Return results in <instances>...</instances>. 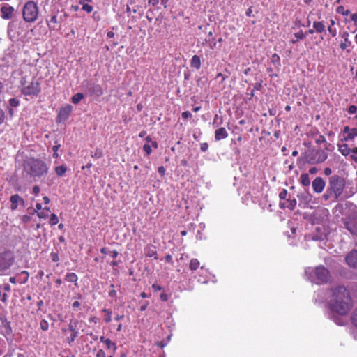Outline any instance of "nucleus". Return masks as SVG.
I'll use <instances>...</instances> for the list:
<instances>
[{"mask_svg": "<svg viewBox=\"0 0 357 357\" xmlns=\"http://www.w3.org/2000/svg\"><path fill=\"white\" fill-rule=\"evenodd\" d=\"M329 305L331 311L336 314L332 319L337 325H344L347 319L345 316L352 307V300L349 291L344 287H337L332 290Z\"/></svg>", "mask_w": 357, "mask_h": 357, "instance_id": "1", "label": "nucleus"}, {"mask_svg": "<svg viewBox=\"0 0 357 357\" xmlns=\"http://www.w3.org/2000/svg\"><path fill=\"white\" fill-rule=\"evenodd\" d=\"M307 278L314 283H324L328 281L330 275L329 272L324 266L316 268L308 267L305 271Z\"/></svg>", "mask_w": 357, "mask_h": 357, "instance_id": "2", "label": "nucleus"}, {"mask_svg": "<svg viewBox=\"0 0 357 357\" xmlns=\"http://www.w3.org/2000/svg\"><path fill=\"white\" fill-rule=\"evenodd\" d=\"M25 170L31 176L40 177L44 176L48 170L46 164L38 159H30L24 166Z\"/></svg>", "mask_w": 357, "mask_h": 357, "instance_id": "3", "label": "nucleus"}, {"mask_svg": "<svg viewBox=\"0 0 357 357\" xmlns=\"http://www.w3.org/2000/svg\"><path fill=\"white\" fill-rule=\"evenodd\" d=\"M38 6L33 1H27L22 8V17L26 22H34L38 17Z\"/></svg>", "mask_w": 357, "mask_h": 357, "instance_id": "4", "label": "nucleus"}, {"mask_svg": "<svg viewBox=\"0 0 357 357\" xmlns=\"http://www.w3.org/2000/svg\"><path fill=\"white\" fill-rule=\"evenodd\" d=\"M327 153L321 149L312 150L307 155L306 160L310 163H321L327 158Z\"/></svg>", "mask_w": 357, "mask_h": 357, "instance_id": "5", "label": "nucleus"}, {"mask_svg": "<svg viewBox=\"0 0 357 357\" xmlns=\"http://www.w3.org/2000/svg\"><path fill=\"white\" fill-rule=\"evenodd\" d=\"M22 91L26 96H37L40 91V84L36 80H32L22 88Z\"/></svg>", "mask_w": 357, "mask_h": 357, "instance_id": "6", "label": "nucleus"}, {"mask_svg": "<svg viewBox=\"0 0 357 357\" xmlns=\"http://www.w3.org/2000/svg\"><path fill=\"white\" fill-rule=\"evenodd\" d=\"M347 229L353 235L357 236V213L347 218L344 220Z\"/></svg>", "mask_w": 357, "mask_h": 357, "instance_id": "7", "label": "nucleus"}, {"mask_svg": "<svg viewBox=\"0 0 357 357\" xmlns=\"http://www.w3.org/2000/svg\"><path fill=\"white\" fill-rule=\"evenodd\" d=\"M86 90L90 96L99 97L103 93L101 86L94 83H87L86 85Z\"/></svg>", "mask_w": 357, "mask_h": 357, "instance_id": "8", "label": "nucleus"}, {"mask_svg": "<svg viewBox=\"0 0 357 357\" xmlns=\"http://www.w3.org/2000/svg\"><path fill=\"white\" fill-rule=\"evenodd\" d=\"M12 264L11 257L8 253L0 254V271L8 268Z\"/></svg>", "mask_w": 357, "mask_h": 357, "instance_id": "9", "label": "nucleus"}, {"mask_svg": "<svg viewBox=\"0 0 357 357\" xmlns=\"http://www.w3.org/2000/svg\"><path fill=\"white\" fill-rule=\"evenodd\" d=\"M15 9L8 4H4L1 8V16L4 20L11 19L13 16Z\"/></svg>", "mask_w": 357, "mask_h": 357, "instance_id": "10", "label": "nucleus"}, {"mask_svg": "<svg viewBox=\"0 0 357 357\" xmlns=\"http://www.w3.org/2000/svg\"><path fill=\"white\" fill-rule=\"evenodd\" d=\"M10 201L11 203L10 208L13 211L16 210L19 206H24V199L22 197H20L18 195H12L10 197Z\"/></svg>", "mask_w": 357, "mask_h": 357, "instance_id": "11", "label": "nucleus"}, {"mask_svg": "<svg viewBox=\"0 0 357 357\" xmlns=\"http://www.w3.org/2000/svg\"><path fill=\"white\" fill-rule=\"evenodd\" d=\"M347 264L352 268H357V250L351 251L346 257Z\"/></svg>", "mask_w": 357, "mask_h": 357, "instance_id": "12", "label": "nucleus"}, {"mask_svg": "<svg viewBox=\"0 0 357 357\" xmlns=\"http://www.w3.org/2000/svg\"><path fill=\"white\" fill-rule=\"evenodd\" d=\"M228 136L227 131L225 128H220L215 131V139L217 141L227 138Z\"/></svg>", "mask_w": 357, "mask_h": 357, "instance_id": "13", "label": "nucleus"}, {"mask_svg": "<svg viewBox=\"0 0 357 357\" xmlns=\"http://www.w3.org/2000/svg\"><path fill=\"white\" fill-rule=\"evenodd\" d=\"M325 183L324 180H313L312 187L316 192H321L324 190Z\"/></svg>", "mask_w": 357, "mask_h": 357, "instance_id": "14", "label": "nucleus"}, {"mask_svg": "<svg viewBox=\"0 0 357 357\" xmlns=\"http://www.w3.org/2000/svg\"><path fill=\"white\" fill-rule=\"evenodd\" d=\"M72 111V107L70 105H67L65 107L61 109L59 116L61 119H66L69 116L70 113Z\"/></svg>", "mask_w": 357, "mask_h": 357, "instance_id": "15", "label": "nucleus"}, {"mask_svg": "<svg viewBox=\"0 0 357 357\" xmlns=\"http://www.w3.org/2000/svg\"><path fill=\"white\" fill-rule=\"evenodd\" d=\"M190 65L192 67L199 70L201 67V61L198 55H194L190 61Z\"/></svg>", "mask_w": 357, "mask_h": 357, "instance_id": "16", "label": "nucleus"}, {"mask_svg": "<svg viewBox=\"0 0 357 357\" xmlns=\"http://www.w3.org/2000/svg\"><path fill=\"white\" fill-rule=\"evenodd\" d=\"M313 28L315 29V31L317 33H322L325 31V25L323 22H313Z\"/></svg>", "mask_w": 357, "mask_h": 357, "instance_id": "17", "label": "nucleus"}, {"mask_svg": "<svg viewBox=\"0 0 357 357\" xmlns=\"http://www.w3.org/2000/svg\"><path fill=\"white\" fill-rule=\"evenodd\" d=\"M145 255L147 257H154L155 259H157V256H156L157 253L155 251V248L153 246H149V247L146 248Z\"/></svg>", "mask_w": 357, "mask_h": 357, "instance_id": "18", "label": "nucleus"}, {"mask_svg": "<svg viewBox=\"0 0 357 357\" xmlns=\"http://www.w3.org/2000/svg\"><path fill=\"white\" fill-rule=\"evenodd\" d=\"M101 252L104 255H107L112 258H116L118 255V252L116 250H110L107 248H103L101 249Z\"/></svg>", "mask_w": 357, "mask_h": 357, "instance_id": "19", "label": "nucleus"}, {"mask_svg": "<svg viewBox=\"0 0 357 357\" xmlns=\"http://www.w3.org/2000/svg\"><path fill=\"white\" fill-rule=\"evenodd\" d=\"M339 151L343 155H348L351 151L347 144H342L339 146Z\"/></svg>", "mask_w": 357, "mask_h": 357, "instance_id": "20", "label": "nucleus"}, {"mask_svg": "<svg viewBox=\"0 0 357 357\" xmlns=\"http://www.w3.org/2000/svg\"><path fill=\"white\" fill-rule=\"evenodd\" d=\"M67 168L64 165L57 166L55 167V172L58 176H63Z\"/></svg>", "mask_w": 357, "mask_h": 357, "instance_id": "21", "label": "nucleus"}, {"mask_svg": "<svg viewBox=\"0 0 357 357\" xmlns=\"http://www.w3.org/2000/svg\"><path fill=\"white\" fill-rule=\"evenodd\" d=\"M330 23L331 24L328 26V31L333 37H335L337 34V31L336 29L333 28V26L335 22L333 20H331Z\"/></svg>", "mask_w": 357, "mask_h": 357, "instance_id": "22", "label": "nucleus"}, {"mask_svg": "<svg viewBox=\"0 0 357 357\" xmlns=\"http://www.w3.org/2000/svg\"><path fill=\"white\" fill-rule=\"evenodd\" d=\"M357 136V128H351L347 136L344 138L346 141L353 139Z\"/></svg>", "mask_w": 357, "mask_h": 357, "instance_id": "23", "label": "nucleus"}, {"mask_svg": "<svg viewBox=\"0 0 357 357\" xmlns=\"http://www.w3.org/2000/svg\"><path fill=\"white\" fill-rule=\"evenodd\" d=\"M84 98V95L81 93H77L72 97V102L74 104L79 103Z\"/></svg>", "mask_w": 357, "mask_h": 357, "instance_id": "24", "label": "nucleus"}, {"mask_svg": "<svg viewBox=\"0 0 357 357\" xmlns=\"http://www.w3.org/2000/svg\"><path fill=\"white\" fill-rule=\"evenodd\" d=\"M66 280L68 281V282H76L77 280V275L73 273H68L66 275Z\"/></svg>", "mask_w": 357, "mask_h": 357, "instance_id": "25", "label": "nucleus"}, {"mask_svg": "<svg viewBox=\"0 0 357 357\" xmlns=\"http://www.w3.org/2000/svg\"><path fill=\"white\" fill-rule=\"evenodd\" d=\"M199 266V261L197 259H192L190 262V268L191 270H196Z\"/></svg>", "mask_w": 357, "mask_h": 357, "instance_id": "26", "label": "nucleus"}, {"mask_svg": "<svg viewBox=\"0 0 357 357\" xmlns=\"http://www.w3.org/2000/svg\"><path fill=\"white\" fill-rule=\"evenodd\" d=\"M294 37L296 38V40H292V43H296L298 40L303 39L305 37V35L303 33L302 31H300L294 33Z\"/></svg>", "mask_w": 357, "mask_h": 357, "instance_id": "27", "label": "nucleus"}, {"mask_svg": "<svg viewBox=\"0 0 357 357\" xmlns=\"http://www.w3.org/2000/svg\"><path fill=\"white\" fill-rule=\"evenodd\" d=\"M49 222L51 225H56L59 222V218L57 215L54 213L51 214Z\"/></svg>", "mask_w": 357, "mask_h": 357, "instance_id": "28", "label": "nucleus"}, {"mask_svg": "<svg viewBox=\"0 0 357 357\" xmlns=\"http://www.w3.org/2000/svg\"><path fill=\"white\" fill-rule=\"evenodd\" d=\"M337 12L344 16L348 15L350 13L349 10H345L343 6H338L337 8Z\"/></svg>", "mask_w": 357, "mask_h": 357, "instance_id": "29", "label": "nucleus"}, {"mask_svg": "<svg viewBox=\"0 0 357 357\" xmlns=\"http://www.w3.org/2000/svg\"><path fill=\"white\" fill-rule=\"evenodd\" d=\"M205 42L209 43V46L211 50L217 47V43L214 41L213 38H206Z\"/></svg>", "mask_w": 357, "mask_h": 357, "instance_id": "30", "label": "nucleus"}, {"mask_svg": "<svg viewBox=\"0 0 357 357\" xmlns=\"http://www.w3.org/2000/svg\"><path fill=\"white\" fill-rule=\"evenodd\" d=\"M80 3L82 4V10L87 13H91L93 10V7L89 4L84 3L82 1H80Z\"/></svg>", "mask_w": 357, "mask_h": 357, "instance_id": "31", "label": "nucleus"}, {"mask_svg": "<svg viewBox=\"0 0 357 357\" xmlns=\"http://www.w3.org/2000/svg\"><path fill=\"white\" fill-rule=\"evenodd\" d=\"M0 321L3 327H5L8 331L10 330L9 324L4 316H0Z\"/></svg>", "mask_w": 357, "mask_h": 357, "instance_id": "32", "label": "nucleus"}, {"mask_svg": "<svg viewBox=\"0 0 357 357\" xmlns=\"http://www.w3.org/2000/svg\"><path fill=\"white\" fill-rule=\"evenodd\" d=\"M37 215L40 218L46 219L49 217V213L44 210H42L41 211L37 213Z\"/></svg>", "mask_w": 357, "mask_h": 357, "instance_id": "33", "label": "nucleus"}, {"mask_svg": "<svg viewBox=\"0 0 357 357\" xmlns=\"http://www.w3.org/2000/svg\"><path fill=\"white\" fill-rule=\"evenodd\" d=\"M9 104H10V107H17L19 105L20 101L17 99L15 98H10L9 100Z\"/></svg>", "mask_w": 357, "mask_h": 357, "instance_id": "34", "label": "nucleus"}, {"mask_svg": "<svg viewBox=\"0 0 357 357\" xmlns=\"http://www.w3.org/2000/svg\"><path fill=\"white\" fill-rule=\"evenodd\" d=\"M287 202H288V204L287 205V207L288 208H289L290 210H293L296 205V200L294 199L287 201Z\"/></svg>", "mask_w": 357, "mask_h": 357, "instance_id": "35", "label": "nucleus"}, {"mask_svg": "<svg viewBox=\"0 0 357 357\" xmlns=\"http://www.w3.org/2000/svg\"><path fill=\"white\" fill-rule=\"evenodd\" d=\"M105 345L107 346V349L113 348L114 350H116V347L114 343H113L109 339L107 340H105Z\"/></svg>", "mask_w": 357, "mask_h": 357, "instance_id": "36", "label": "nucleus"}, {"mask_svg": "<svg viewBox=\"0 0 357 357\" xmlns=\"http://www.w3.org/2000/svg\"><path fill=\"white\" fill-rule=\"evenodd\" d=\"M343 181L344 180H336V179H334V180H331V186H333L335 185V184H337L339 181H340V189H338V190H341V188L342 187L343 185Z\"/></svg>", "mask_w": 357, "mask_h": 357, "instance_id": "37", "label": "nucleus"}, {"mask_svg": "<svg viewBox=\"0 0 357 357\" xmlns=\"http://www.w3.org/2000/svg\"><path fill=\"white\" fill-rule=\"evenodd\" d=\"M351 320H352L353 324L356 326H357V308L354 310V312L353 313Z\"/></svg>", "mask_w": 357, "mask_h": 357, "instance_id": "38", "label": "nucleus"}, {"mask_svg": "<svg viewBox=\"0 0 357 357\" xmlns=\"http://www.w3.org/2000/svg\"><path fill=\"white\" fill-rule=\"evenodd\" d=\"M143 150L147 153V155H149L151 153V148L149 144H144L143 146Z\"/></svg>", "mask_w": 357, "mask_h": 357, "instance_id": "39", "label": "nucleus"}, {"mask_svg": "<svg viewBox=\"0 0 357 357\" xmlns=\"http://www.w3.org/2000/svg\"><path fill=\"white\" fill-rule=\"evenodd\" d=\"M342 37L344 38L342 43H347L349 45H351V42L348 41V37H349V33L348 32H344L342 35Z\"/></svg>", "mask_w": 357, "mask_h": 357, "instance_id": "40", "label": "nucleus"}, {"mask_svg": "<svg viewBox=\"0 0 357 357\" xmlns=\"http://www.w3.org/2000/svg\"><path fill=\"white\" fill-rule=\"evenodd\" d=\"M357 111V107L355 105H350L348 109V112L350 114H354Z\"/></svg>", "mask_w": 357, "mask_h": 357, "instance_id": "41", "label": "nucleus"}, {"mask_svg": "<svg viewBox=\"0 0 357 357\" xmlns=\"http://www.w3.org/2000/svg\"><path fill=\"white\" fill-rule=\"evenodd\" d=\"M191 116H192V114L189 111H185L182 113L183 119H187L188 118H190Z\"/></svg>", "mask_w": 357, "mask_h": 357, "instance_id": "42", "label": "nucleus"}, {"mask_svg": "<svg viewBox=\"0 0 357 357\" xmlns=\"http://www.w3.org/2000/svg\"><path fill=\"white\" fill-rule=\"evenodd\" d=\"M105 312L107 313V317H105V321L110 322L112 319V313L107 310H105Z\"/></svg>", "mask_w": 357, "mask_h": 357, "instance_id": "43", "label": "nucleus"}, {"mask_svg": "<svg viewBox=\"0 0 357 357\" xmlns=\"http://www.w3.org/2000/svg\"><path fill=\"white\" fill-rule=\"evenodd\" d=\"M96 357H106L105 353L103 350L100 349L98 351L96 355Z\"/></svg>", "mask_w": 357, "mask_h": 357, "instance_id": "44", "label": "nucleus"}, {"mask_svg": "<svg viewBox=\"0 0 357 357\" xmlns=\"http://www.w3.org/2000/svg\"><path fill=\"white\" fill-rule=\"evenodd\" d=\"M208 148V145L207 143H202L200 146V149L202 151L205 152Z\"/></svg>", "mask_w": 357, "mask_h": 357, "instance_id": "45", "label": "nucleus"}, {"mask_svg": "<svg viewBox=\"0 0 357 357\" xmlns=\"http://www.w3.org/2000/svg\"><path fill=\"white\" fill-rule=\"evenodd\" d=\"M5 119V113L4 112L0 109V124H1Z\"/></svg>", "mask_w": 357, "mask_h": 357, "instance_id": "46", "label": "nucleus"}, {"mask_svg": "<svg viewBox=\"0 0 357 357\" xmlns=\"http://www.w3.org/2000/svg\"><path fill=\"white\" fill-rule=\"evenodd\" d=\"M287 196V190H284L281 192H280L279 197L280 199H284Z\"/></svg>", "mask_w": 357, "mask_h": 357, "instance_id": "47", "label": "nucleus"}, {"mask_svg": "<svg viewBox=\"0 0 357 357\" xmlns=\"http://www.w3.org/2000/svg\"><path fill=\"white\" fill-rule=\"evenodd\" d=\"M50 22L54 23V24L58 23V20H57L56 15H54L52 16V17L50 20Z\"/></svg>", "mask_w": 357, "mask_h": 357, "instance_id": "48", "label": "nucleus"}, {"mask_svg": "<svg viewBox=\"0 0 357 357\" xmlns=\"http://www.w3.org/2000/svg\"><path fill=\"white\" fill-rule=\"evenodd\" d=\"M160 299L163 301H167L168 300V296L165 293H162L160 294Z\"/></svg>", "mask_w": 357, "mask_h": 357, "instance_id": "49", "label": "nucleus"}, {"mask_svg": "<svg viewBox=\"0 0 357 357\" xmlns=\"http://www.w3.org/2000/svg\"><path fill=\"white\" fill-rule=\"evenodd\" d=\"M158 172L160 174V176H163L165 172V169L164 167L161 166L158 168Z\"/></svg>", "mask_w": 357, "mask_h": 357, "instance_id": "50", "label": "nucleus"}, {"mask_svg": "<svg viewBox=\"0 0 357 357\" xmlns=\"http://www.w3.org/2000/svg\"><path fill=\"white\" fill-rule=\"evenodd\" d=\"M351 20L357 25V15L355 13L351 15Z\"/></svg>", "mask_w": 357, "mask_h": 357, "instance_id": "51", "label": "nucleus"}, {"mask_svg": "<svg viewBox=\"0 0 357 357\" xmlns=\"http://www.w3.org/2000/svg\"><path fill=\"white\" fill-rule=\"evenodd\" d=\"M152 288L155 291H160L161 289V287L156 284H153L152 285Z\"/></svg>", "mask_w": 357, "mask_h": 357, "instance_id": "52", "label": "nucleus"}, {"mask_svg": "<svg viewBox=\"0 0 357 357\" xmlns=\"http://www.w3.org/2000/svg\"><path fill=\"white\" fill-rule=\"evenodd\" d=\"M159 3V0H149V4L153 6H156Z\"/></svg>", "mask_w": 357, "mask_h": 357, "instance_id": "53", "label": "nucleus"}, {"mask_svg": "<svg viewBox=\"0 0 357 357\" xmlns=\"http://www.w3.org/2000/svg\"><path fill=\"white\" fill-rule=\"evenodd\" d=\"M61 146L60 144H58L56 142H55V145L53 146L52 149L54 152H57L58 149Z\"/></svg>", "mask_w": 357, "mask_h": 357, "instance_id": "54", "label": "nucleus"}, {"mask_svg": "<svg viewBox=\"0 0 357 357\" xmlns=\"http://www.w3.org/2000/svg\"><path fill=\"white\" fill-rule=\"evenodd\" d=\"M36 209L37 213L39 211H41L43 210L41 204L37 203L36 205Z\"/></svg>", "mask_w": 357, "mask_h": 357, "instance_id": "55", "label": "nucleus"}, {"mask_svg": "<svg viewBox=\"0 0 357 357\" xmlns=\"http://www.w3.org/2000/svg\"><path fill=\"white\" fill-rule=\"evenodd\" d=\"M317 168L313 167L309 169V173L313 175L317 172Z\"/></svg>", "mask_w": 357, "mask_h": 357, "instance_id": "56", "label": "nucleus"}, {"mask_svg": "<svg viewBox=\"0 0 357 357\" xmlns=\"http://www.w3.org/2000/svg\"><path fill=\"white\" fill-rule=\"evenodd\" d=\"M302 183L303 185H308L310 183V180H298Z\"/></svg>", "mask_w": 357, "mask_h": 357, "instance_id": "57", "label": "nucleus"}, {"mask_svg": "<svg viewBox=\"0 0 357 357\" xmlns=\"http://www.w3.org/2000/svg\"><path fill=\"white\" fill-rule=\"evenodd\" d=\"M261 88V83H255L254 86L255 90H260Z\"/></svg>", "mask_w": 357, "mask_h": 357, "instance_id": "58", "label": "nucleus"}, {"mask_svg": "<svg viewBox=\"0 0 357 357\" xmlns=\"http://www.w3.org/2000/svg\"><path fill=\"white\" fill-rule=\"evenodd\" d=\"M349 45L346 43H341L340 46L342 50H345Z\"/></svg>", "mask_w": 357, "mask_h": 357, "instance_id": "59", "label": "nucleus"}, {"mask_svg": "<svg viewBox=\"0 0 357 357\" xmlns=\"http://www.w3.org/2000/svg\"><path fill=\"white\" fill-rule=\"evenodd\" d=\"M40 192V188L38 186H35L33 188V192L36 195H38Z\"/></svg>", "mask_w": 357, "mask_h": 357, "instance_id": "60", "label": "nucleus"}, {"mask_svg": "<svg viewBox=\"0 0 357 357\" xmlns=\"http://www.w3.org/2000/svg\"><path fill=\"white\" fill-rule=\"evenodd\" d=\"M324 172L326 176H329L331 174V169L328 167L325 168Z\"/></svg>", "mask_w": 357, "mask_h": 357, "instance_id": "61", "label": "nucleus"}, {"mask_svg": "<svg viewBox=\"0 0 357 357\" xmlns=\"http://www.w3.org/2000/svg\"><path fill=\"white\" fill-rule=\"evenodd\" d=\"M107 36L108 38H113L114 36V33L113 31H108Z\"/></svg>", "mask_w": 357, "mask_h": 357, "instance_id": "62", "label": "nucleus"}, {"mask_svg": "<svg viewBox=\"0 0 357 357\" xmlns=\"http://www.w3.org/2000/svg\"><path fill=\"white\" fill-rule=\"evenodd\" d=\"M43 199L45 204H47L50 203V199L47 197H46V196L43 197Z\"/></svg>", "mask_w": 357, "mask_h": 357, "instance_id": "63", "label": "nucleus"}, {"mask_svg": "<svg viewBox=\"0 0 357 357\" xmlns=\"http://www.w3.org/2000/svg\"><path fill=\"white\" fill-rule=\"evenodd\" d=\"M351 158L356 162H357V154L353 153L351 155Z\"/></svg>", "mask_w": 357, "mask_h": 357, "instance_id": "64", "label": "nucleus"}]
</instances>
